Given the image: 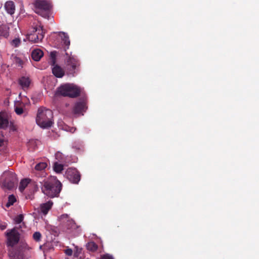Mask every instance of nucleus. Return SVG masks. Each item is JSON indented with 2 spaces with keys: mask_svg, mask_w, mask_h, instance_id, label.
Returning a JSON list of instances; mask_svg holds the SVG:
<instances>
[{
  "mask_svg": "<svg viewBox=\"0 0 259 259\" xmlns=\"http://www.w3.org/2000/svg\"><path fill=\"white\" fill-rule=\"evenodd\" d=\"M40 183L41 184V191L44 194L51 198L58 196L61 190L62 184L56 177H51Z\"/></svg>",
  "mask_w": 259,
  "mask_h": 259,
  "instance_id": "obj_1",
  "label": "nucleus"
},
{
  "mask_svg": "<svg viewBox=\"0 0 259 259\" xmlns=\"http://www.w3.org/2000/svg\"><path fill=\"white\" fill-rule=\"evenodd\" d=\"M53 114L52 111L45 107L38 109L36 117L37 124L42 128H48L53 124Z\"/></svg>",
  "mask_w": 259,
  "mask_h": 259,
  "instance_id": "obj_2",
  "label": "nucleus"
},
{
  "mask_svg": "<svg viewBox=\"0 0 259 259\" xmlns=\"http://www.w3.org/2000/svg\"><path fill=\"white\" fill-rule=\"evenodd\" d=\"M34 12L41 17L49 19L51 15L52 4L50 1L36 0L34 3Z\"/></svg>",
  "mask_w": 259,
  "mask_h": 259,
  "instance_id": "obj_3",
  "label": "nucleus"
},
{
  "mask_svg": "<svg viewBox=\"0 0 259 259\" xmlns=\"http://www.w3.org/2000/svg\"><path fill=\"white\" fill-rule=\"evenodd\" d=\"M65 64L67 75L74 76L79 71L80 62L76 56L66 53Z\"/></svg>",
  "mask_w": 259,
  "mask_h": 259,
  "instance_id": "obj_4",
  "label": "nucleus"
},
{
  "mask_svg": "<svg viewBox=\"0 0 259 259\" xmlns=\"http://www.w3.org/2000/svg\"><path fill=\"white\" fill-rule=\"evenodd\" d=\"M57 92L64 97L74 98L79 95L80 90L75 85L67 83L58 88Z\"/></svg>",
  "mask_w": 259,
  "mask_h": 259,
  "instance_id": "obj_5",
  "label": "nucleus"
},
{
  "mask_svg": "<svg viewBox=\"0 0 259 259\" xmlns=\"http://www.w3.org/2000/svg\"><path fill=\"white\" fill-rule=\"evenodd\" d=\"M44 30L42 27L39 26L34 27L32 32L28 35V39L29 41L33 43H37L41 41L44 37Z\"/></svg>",
  "mask_w": 259,
  "mask_h": 259,
  "instance_id": "obj_6",
  "label": "nucleus"
},
{
  "mask_svg": "<svg viewBox=\"0 0 259 259\" xmlns=\"http://www.w3.org/2000/svg\"><path fill=\"white\" fill-rule=\"evenodd\" d=\"M6 235L7 236V244L8 246H13L19 242V234L15 228L8 230L6 232Z\"/></svg>",
  "mask_w": 259,
  "mask_h": 259,
  "instance_id": "obj_7",
  "label": "nucleus"
},
{
  "mask_svg": "<svg viewBox=\"0 0 259 259\" xmlns=\"http://www.w3.org/2000/svg\"><path fill=\"white\" fill-rule=\"evenodd\" d=\"M65 175L72 183L77 184L80 180V175L76 168H68L66 171Z\"/></svg>",
  "mask_w": 259,
  "mask_h": 259,
  "instance_id": "obj_8",
  "label": "nucleus"
},
{
  "mask_svg": "<svg viewBox=\"0 0 259 259\" xmlns=\"http://www.w3.org/2000/svg\"><path fill=\"white\" fill-rule=\"evenodd\" d=\"M17 183V180L15 175L9 174V179L6 180L3 184L4 188L11 190L14 188Z\"/></svg>",
  "mask_w": 259,
  "mask_h": 259,
  "instance_id": "obj_9",
  "label": "nucleus"
},
{
  "mask_svg": "<svg viewBox=\"0 0 259 259\" xmlns=\"http://www.w3.org/2000/svg\"><path fill=\"white\" fill-rule=\"evenodd\" d=\"M87 109L86 103L84 101H81L77 102L75 104V105L73 109V112L75 114H83V112H85Z\"/></svg>",
  "mask_w": 259,
  "mask_h": 259,
  "instance_id": "obj_10",
  "label": "nucleus"
},
{
  "mask_svg": "<svg viewBox=\"0 0 259 259\" xmlns=\"http://www.w3.org/2000/svg\"><path fill=\"white\" fill-rule=\"evenodd\" d=\"M14 110L18 115L24 114V116H26L28 114V111L25 108V104L22 102H18L15 104Z\"/></svg>",
  "mask_w": 259,
  "mask_h": 259,
  "instance_id": "obj_11",
  "label": "nucleus"
},
{
  "mask_svg": "<svg viewBox=\"0 0 259 259\" xmlns=\"http://www.w3.org/2000/svg\"><path fill=\"white\" fill-rule=\"evenodd\" d=\"M52 73L56 77L58 78L62 77L65 74L64 70L58 65H55L53 67Z\"/></svg>",
  "mask_w": 259,
  "mask_h": 259,
  "instance_id": "obj_12",
  "label": "nucleus"
},
{
  "mask_svg": "<svg viewBox=\"0 0 259 259\" xmlns=\"http://www.w3.org/2000/svg\"><path fill=\"white\" fill-rule=\"evenodd\" d=\"M9 125V121L4 113H0V128L6 129Z\"/></svg>",
  "mask_w": 259,
  "mask_h": 259,
  "instance_id": "obj_13",
  "label": "nucleus"
},
{
  "mask_svg": "<svg viewBox=\"0 0 259 259\" xmlns=\"http://www.w3.org/2000/svg\"><path fill=\"white\" fill-rule=\"evenodd\" d=\"M19 83L21 85V88L24 90L27 89L30 83V80L29 77L23 76L19 79Z\"/></svg>",
  "mask_w": 259,
  "mask_h": 259,
  "instance_id": "obj_14",
  "label": "nucleus"
},
{
  "mask_svg": "<svg viewBox=\"0 0 259 259\" xmlns=\"http://www.w3.org/2000/svg\"><path fill=\"white\" fill-rule=\"evenodd\" d=\"M43 55V52L40 49H35L31 53L32 58L35 61H39Z\"/></svg>",
  "mask_w": 259,
  "mask_h": 259,
  "instance_id": "obj_15",
  "label": "nucleus"
},
{
  "mask_svg": "<svg viewBox=\"0 0 259 259\" xmlns=\"http://www.w3.org/2000/svg\"><path fill=\"white\" fill-rule=\"evenodd\" d=\"M53 202L51 201L47 203H42L40 206V211L44 214H46L49 210L51 208Z\"/></svg>",
  "mask_w": 259,
  "mask_h": 259,
  "instance_id": "obj_16",
  "label": "nucleus"
},
{
  "mask_svg": "<svg viewBox=\"0 0 259 259\" xmlns=\"http://www.w3.org/2000/svg\"><path fill=\"white\" fill-rule=\"evenodd\" d=\"M5 8L7 12L12 15L14 13L15 10V7L14 3L12 1H9L6 3Z\"/></svg>",
  "mask_w": 259,
  "mask_h": 259,
  "instance_id": "obj_17",
  "label": "nucleus"
},
{
  "mask_svg": "<svg viewBox=\"0 0 259 259\" xmlns=\"http://www.w3.org/2000/svg\"><path fill=\"white\" fill-rule=\"evenodd\" d=\"M9 35V27L7 25H0V36L8 37Z\"/></svg>",
  "mask_w": 259,
  "mask_h": 259,
  "instance_id": "obj_18",
  "label": "nucleus"
},
{
  "mask_svg": "<svg viewBox=\"0 0 259 259\" xmlns=\"http://www.w3.org/2000/svg\"><path fill=\"white\" fill-rule=\"evenodd\" d=\"M87 248L88 250L95 252L98 248L97 244L93 241L88 243L86 245Z\"/></svg>",
  "mask_w": 259,
  "mask_h": 259,
  "instance_id": "obj_19",
  "label": "nucleus"
},
{
  "mask_svg": "<svg viewBox=\"0 0 259 259\" xmlns=\"http://www.w3.org/2000/svg\"><path fill=\"white\" fill-rule=\"evenodd\" d=\"M29 182L28 179H24L22 180L20 183V186L19 187V190L22 192L25 188L27 186Z\"/></svg>",
  "mask_w": 259,
  "mask_h": 259,
  "instance_id": "obj_20",
  "label": "nucleus"
},
{
  "mask_svg": "<svg viewBox=\"0 0 259 259\" xmlns=\"http://www.w3.org/2000/svg\"><path fill=\"white\" fill-rule=\"evenodd\" d=\"M60 36L62 39V40L64 42V44L66 46H69L70 45V41H69V37H68V35L65 33L63 32H60Z\"/></svg>",
  "mask_w": 259,
  "mask_h": 259,
  "instance_id": "obj_21",
  "label": "nucleus"
},
{
  "mask_svg": "<svg viewBox=\"0 0 259 259\" xmlns=\"http://www.w3.org/2000/svg\"><path fill=\"white\" fill-rule=\"evenodd\" d=\"M47 166V164L46 162H39L37 163L34 167L36 170L41 171L45 169Z\"/></svg>",
  "mask_w": 259,
  "mask_h": 259,
  "instance_id": "obj_22",
  "label": "nucleus"
},
{
  "mask_svg": "<svg viewBox=\"0 0 259 259\" xmlns=\"http://www.w3.org/2000/svg\"><path fill=\"white\" fill-rule=\"evenodd\" d=\"M55 171L57 173H60L63 169V165L55 162L53 166Z\"/></svg>",
  "mask_w": 259,
  "mask_h": 259,
  "instance_id": "obj_23",
  "label": "nucleus"
},
{
  "mask_svg": "<svg viewBox=\"0 0 259 259\" xmlns=\"http://www.w3.org/2000/svg\"><path fill=\"white\" fill-rule=\"evenodd\" d=\"M16 201L15 197L13 195H11L8 197V201L6 204V207H9L12 205Z\"/></svg>",
  "mask_w": 259,
  "mask_h": 259,
  "instance_id": "obj_24",
  "label": "nucleus"
},
{
  "mask_svg": "<svg viewBox=\"0 0 259 259\" xmlns=\"http://www.w3.org/2000/svg\"><path fill=\"white\" fill-rule=\"evenodd\" d=\"M66 224L67 229H75L76 227L75 223L72 219L68 220V222H66Z\"/></svg>",
  "mask_w": 259,
  "mask_h": 259,
  "instance_id": "obj_25",
  "label": "nucleus"
},
{
  "mask_svg": "<svg viewBox=\"0 0 259 259\" xmlns=\"http://www.w3.org/2000/svg\"><path fill=\"white\" fill-rule=\"evenodd\" d=\"M13 62L18 66L22 67L23 61L19 57L14 56L13 57Z\"/></svg>",
  "mask_w": 259,
  "mask_h": 259,
  "instance_id": "obj_26",
  "label": "nucleus"
},
{
  "mask_svg": "<svg viewBox=\"0 0 259 259\" xmlns=\"http://www.w3.org/2000/svg\"><path fill=\"white\" fill-rule=\"evenodd\" d=\"M59 219L63 223H66V222H68V220H70L69 218V216L67 214H63L61 215Z\"/></svg>",
  "mask_w": 259,
  "mask_h": 259,
  "instance_id": "obj_27",
  "label": "nucleus"
},
{
  "mask_svg": "<svg viewBox=\"0 0 259 259\" xmlns=\"http://www.w3.org/2000/svg\"><path fill=\"white\" fill-rule=\"evenodd\" d=\"M41 234L38 232H35L33 235V238L34 240L39 241L41 239Z\"/></svg>",
  "mask_w": 259,
  "mask_h": 259,
  "instance_id": "obj_28",
  "label": "nucleus"
},
{
  "mask_svg": "<svg viewBox=\"0 0 259 259\" xmlns=\"http://www.w3.org/2000/svg\"><path fill=\"white\" fill-rule=\"evenodd\" d=\"M23 220V215L22 214H19L14 219V221L16 224H20L22 222Z\"/></svg>",
  "mask_w": 259,
  "mask_h": 259,
  "instance_id": "obj_29",
  "label": "nucleus"
},
{
  "mask_svg": "<svg viewBox=\"0 0 259 259\" xmlns=\"http://www.w3.org/2000/svg\"><path fill=\"white\" fill-rule=\"evenodd\" d=\"M20 44V40L19 38H15L11 41V45L14 47H17Z\"/></svg>",
  "mask_w": 259,
  "mask_h": 259,
  "instance_id": "obj_30",
  "label": "nucleus"
},
{
  "mask_svg": "<svg viewBox=\"0 0 259 259\" xmlns=\"http://www.w3.org/2000/svg\"><path fill=\"white\" fill-rule=\"evenodd\" d=\"M9 255L10 259H16V257L18 255L16 253V252L12 250L9 252Z\"/></svg>",
  "mask_w": 259,
  "mask_h": 259,
  "instance_id": "obj_31",
  "label": "nucleus"
},
{
  "mask_svg": "<svg viewBox=\"0 0 259 259\" xmlns=\"http://www.w3.org/2000/svg\"><path fill=\"white\" fill-rule=\"evenodd\" d=\"M101 259H114L112 256L109 255V254H105L103 255Z\"/></svg>",
  "mask_w": 259,
  "mask_h": 259,
  "instance_id": "obj_32",
  "label": "nucleus"
},
{
  "mask_svg": "<svg viewBox=\"0 0 259 259\" xmlns=\"http://www.w3.org/2000/svg\"><path fill=\"white\" fill-rule=\"evenodd\" d=\"M65 253L66 255L70 256L72 254V250L70 248H68L65 250Z\"/></svg>",
  "mask_w": 259,
  "mask_h": 259,
  "instance_id": "obj_33",
  "label": "nucleus"
},
{
  "mask_svg": "<svg viewBox=\"0 0 259 259\" xmlns=\"http://www.w3.org/2000/svg\"><path fill=\"white\" fill-rule=\"evenodd\" d=\"M81 249H76V252H74V255L75 256H76V257L78 256V255H79V253L80 252H81Z\"/></svg>",
  "mask_w": 259,
  "mask_h": 259,
  "instance_id": "obj_34",
  "label": "nucleus"
},
{
  "mask_svg": "<svg viewBox=\"0 0 259 259\" xmlns=\"http://www.w3.org/2000/svg\"><path fill=\"white\" fill-rule=\"evenodd\" d=\"M4 143L3 140L0 139V147H1Z\"/></svg>",
  "mask_w": 259,
  "mask_h": 259,
  "instance_id": "obj_35",
  "label": "nucleus"
},
{
  "mask_svg": "<svg viewBox=\"0 0 259 259\" xmlns=\"http://www.w3.org/2000/svg\"><path fill=\"white\" fill-rule=\"evenodd\" d=\"M21 256H20V255H18L16 257V259H21Z\"/></svg>",
  "mask_w": 259,
  "mask_h": 259,
  "instance_id": "obj_36",
  "label": "nucleus"
},
{
  "mask_svg": "<svg viewBox=\"0 0 259 259\" xmlns=\"http://www.w3.org/2000/svg\"><path fill=\"white\" fill-rule=\"evenodd\" d=\"M34 185H35V190L36 191L38 189V187H37V186L36 185H35V184H34Z\"/></svg>",
  "mask_w": 259,
  "mask_h": 259,
  "instance_id": "obj_37",
  "label": "nucleus"
},
{
  "mask_svg": "<svg viewBox=\"0 0 259 259\" xmlns=\"http://www.w3.org/2000/svg\"><path fill=\"white\" fill-rule=\"evenodd\" d=\"M51 56H52V57L55 56V55L54 54V53L52 52L51 53Z\"/></svg>",
  "mask_w": 259,
  "mask_h": 259,
  "instance_id": "obj_38",
  "label": "nucleus"
},
{
  "mask_svg": "<svg viewBox=\"0 0 259 259\" xmlns=\"http://www.w3.org/2000/svg\"><path fill=\"white\" fill-rule=\"evenodd\" d=\"M5 228H6V226H3V227H2V230H3V229H5Z\"/></svg>",
  "mask_w": 259,
  "mask_h": 259,
  "instance_id": "obj_39",
  "label": "nucleus"
}]
</instances>
